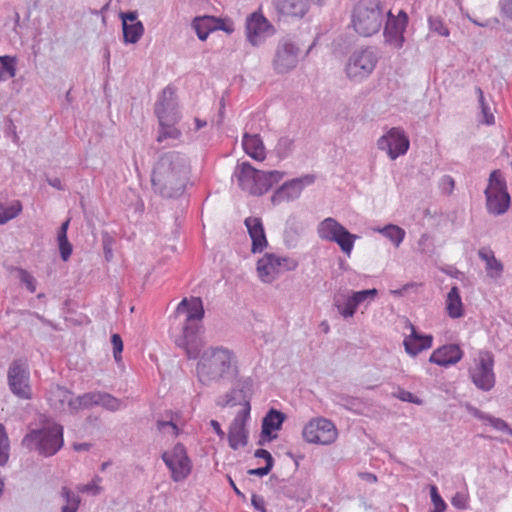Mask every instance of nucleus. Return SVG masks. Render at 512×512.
I'll return each mask as SVG.
<instances>
[{
    "label": "nucleus",
    "instance_id": "42",
    "mask_svg": "<svg viewBox=\"0 0 512 512\" xmlns=\"http://www.w3.org/2000/svg\"><path fill=\"white\" fill-rule=\"evenodd\" d=\"M476 92L478 94V100L481 107V112L483 114L484 120L483 122L487 125H491L494 123V115L490 111V107L485 102L483 91L480 87L476 88Z\"/></svg>",
    "mask_w": 512,
    "mask_h": 512
},
{
    "label": "nucleus",
    "instance_id": "53",
    "mask_svg": "<svg viewBox=\"0 0 512 512\" xmlns=\"http://www.w3.org/2000/svg\"><path fill=\"white\" fill-rule=\"evenodd\" d=\"M255 457L256 458H262L266 461V465H271L273 466V458L270 454V452H268L267 450L265 449H258L255 451Z\"/></svg>",
    "mask_w": 512,
    "mask_h": 512
},
{
    "label": "nucleus",
    "instance_id": "7",
    "mask_svg": "<svg viewBox=\"0 0 512 512\" xmlns=\"http://www.w3.org/2000/svg\"><path fill=\"white\" fill-rule=\"evenodd\" d=\"M484 193L489 213L502 215L509 209L510 195L507 191L506 181L499 170H494L490 174Z\"/></svg>",
    "mask_w": 512,
    "mask_h": 512
},
{
    "label": "nucleus",
    "instance_id": "54",
    "mask_svg": "<svg viewBox=\"0 0 512 512\" xmlns=\"http://www.w3.org/2000/svg\"><path fill=\"white\" fill-rule=\"evenodd\" d=\"M251 501L255 509L259 510L260 512H266L265 501L261 496L253 495Z\"/></svg>",
    "mask_w": 512,
    "mask_h": 512
},
{
    "label": "nucleus",
    "instance_id": "32",
    "mask_svg": "<svg viewBox=\"0 0 512 512\" xmlns=\"http://www.w3.org/2000/svg\"><path fill=\"white\" fill-rule=\"evenodd\" d=\"M478 256L485 262V269L489 278L497 280L502 276L504 266L501 261L495 257L492 250L481 248L478 251Z\"/></svg>",
    "mask_w": 512,
    "mask_h": 512
},
{
    "label": "nucleus",
    "instance_id": "4",
    "mask_svg": "<svg viewBox=\"0 0 512 512\" xmlns=\"http://www.w3.org/2000/svg\"><path fill=\"white\" fill-rule=\"evenodd\" d=\"M284 176L283 172L274 170L264 172L255 169L250 163L242 162L235 167L233 177L236 178L242 190L252 195L260 196L266 193Z\"/></svg>",
    "mask_w": 512,
    "mask_h": 512
},
{
    "label": "nucleus",
    "instance_id": "40",
    "mask_svg": "<svg viewBox=\"0 0 512 512\" xmlns=\"http://www.w3.org/2000/svg\"><path fill=\"white\" fill-rule=\"evenodd\" d=\"M9 439L5 427L0 424V465H5L9 459Z\"/></svg>",
    "mask_w": 512,
    "mask_h": 512
},
{
    "label": "nucleus",
    "instance_id": "49",
    "mask_svg": "<svg viewBox=\"0 0 512 512\" xmlns=\"http://www.w3.org/2000/svg\"><path fill=\"white\" fill-rule=\"evenodd\" d=\"M431 499L435 506L434 512H443L446 508V504L438 494L437 488L435 486H431Z\"/></svg>",
    "mask_w": 512,
    "mask_h": 512
},
{
    "label": "nucleus",
    "instance_id": "61",
    "mask_svg": "<svg viewBox=\"0 0 512 512\" xmlns=\"http://www.w3.org/2000/svg\"><path fill=\"white\" fill-rule=\"evenodd\" d=\"M47 182H48V184L50 186H52V187H54V188H56L58 190H63L64 189L61 180L59 178H57V177L56 178H52V179L48 178Z\"/></svg>",
    "mask_w": 512,
    "mask_h": 512
},
{
    "label": "nucleus",
    "instance_id": "9",
    "mask_svg": "<svg viewBox=\"0 0 512 512\" xmlns=\"http://www.w3.org/2000/svg\"><path fill=\"white\" fill-rule=\"evenodd\" d=\"M317 233L322 240L335 242L342 252L347 256L351 255L357 235L350 233L343 225L334 218L328 217L322 220L317 227Z\"/></svg>",
    "mask_w": 512,
    "mask_h": 512
},
{
    "label": "nucleus",
    "instance_id": "62",
    "mask_svg": "<svg viewBox=\"0 0 512 512\" xmlns=\"http://www.w3.org/2000/svg\"><path fill=\"white\" fill-rule=\"evenodd\" d=\"M70 220L63 222L59 228L57 237H67V230L69 227Z\"/></svg>",
    "mask_w": 512,
    "mask_h": 512
},
{
    "label": "nucleus",
    "instance_id": "27",
    "mask_svg": "<svg viewBox=\"0 0 512 512\" xmlns=\"http://www.w3.org/2000/svg\"><path fill=\"white\" fill-rule=\"evenodd\" d=\"M244 223L252 240V252H262L268 243L261 219L258 217H248Z\"/></svg>",
    "mask_w": 512,
    "mask_h": 512
},
{
    "label": "nucleus",
    "instance_id": "6",
    "mask_svg": "<svg viewBox=\"0 0 512 512\" xmlns=\"http://www.w3.org/2000/svg\"><path fill=\"white\" fill-rule=\"evenodd\" d=\"M177 346L183 348L190 359H196L203 347V326L200 322H179L172 329Z\"/></svg>",
    "mask_w": 512,
    "mask_h": 512
},
{
    "label": "nucleus",
    "instance_id": "16",
    "mask_svg": "<svg viewBox=\"0 0 512 512\" xmlns=\"http://www.w3.org/2000/svg\"><path fill=\"white\" fill-rule=\"evenodd\" d=\"M409 145L410 142L405 132L397 127L391 128L377 141L378 148L386 151L391 160H395L399 156L406 154Z\"/></svg>",
    "mask_w": 512,
    "mask_h": 512
},
{
    "label": "nucleus",
    "instance_id": "29",
    "mask_svg": "<svg viewBox=\"0 0 512 512\" xmlns=\"http://www.w3.org/2000/svg\"><path fill=\"white\" fill-rule=\"evenodd\" d=\"M285 420V415L275 409H271L264 417L262 422V439L263 441H270L277 437L276 434H272L273 431H277L281 428Z\"/></svg>",
    "mask_w": 512,
    "mask_h": 512
},
{
    "label": "nucleus",
    "instance_id": "20",
    "mask_svg": "<svg viewBox=\"0 0 512 512\" xmlns=\"http://www.w3.org/2000/svg\"><path fill=\"white\" fill-rule=\"evenodd\" d=\"M155 114L159 123L177 121L179 119L178 104L175 90L167 86L155 104Z\"/></svg>",
    "mask_w": 512,
    "mask_h": 512
},
{
    "label": "nucleus",
    "instance_id": "48",
    "mask_svg": "<svg viewBox=\"0 0 512 512\" xmlns=\"http://www.w3.org/2000/svg\"><path fill=\"white\" fill-rule=\"evenodd\" d=\"M111 343L113 346V356L116 362L121 361V353L123 351V341L119 334H112Z\"/></svg>",
    "mask_w": 512,
    "mask_h": 512
},
{
    "label": "nucleus",
    "instance_id": "26",
    "mask_svg": "<svg viewBox=\"0 0 512 512\" xmlns=\"http://www.w3.org/2000/svg\"><path fill=\"white\" fill-rule=\"evenodd\" d=\"M407 16L403 14L402 18H389L385 26L384 35L387 43L393 48H401L404 43L403 32L406 27Z\"/></svg>",
    "mask_w": 512,
    "mask_h": 512
},
{
    "label": "nucleus",
    "instance_id": "13",
    "mask_svg": "<svg viewBox=\"0 0 512 512\" xmlns=\"http://www.w3.org/2000/svg\"><path fill=\"white\" fill-rule=\"evenodd\" d=\"M8 384L18 398L29 400L32 398L30 386V373L26 363L14 361L8 371Z\"/></svg>",
    "mask_w": 512,
    "mask_h": 512
},
{
    "label": "nucleus",
    "instance_id": "17",
    "mask_svg": "<svg viewBox=\"0 0 512 512\" xmlns=\"http://www.w3.org/2000/svg\"><path fill=\"white\" fill-rule=\"evenodd\" d=\"M288 262V258L266 253L257 262V272L260 279L265 283H271L282 271L291 270L295 267V264L288 266Z\"/></svg>",
    "mask_w": 512,
    "mask_h": 512
},
{
    "label": "nucleus",
    "instance_id": "11",
    "mask_svg": "<svg viewBox=\"0 0 512 512\" xmlns=\"http://www.w3.org/2000/svg\"><path fill=\"white\" fill-rule=\"evenodd\" d=\"M494 356L491 352L481 351L474 359L469 373L475 386L483 391H490L495 385Z\"/></svg>",
    "mask_w": 512,
    "mask_h": 512
},
{
    "label": "nucleus",
    "instance_id": "28",
    "mask_svg": "<svg viewBox=\"0 0 512 512\" xmlns=\"http://www.w3.org/2000/svg\"><path fill=\"white\" fill-rule=\"evenodd\" d=\"M192 27L200 40H206L209 34L216 30L229 31L222 19L206 15L196 17L192 22Z\"/></svg>",
    "mask_w": 512,
    "mask_h": 512
},
{
    "label": "nucleus",
    "instance_id": "45",
    "mask_svg": "<svg viewBox=\"0 0 512 512\" xmlns=\"http://www.w3.org/2000/svg\"><path fill=\"white\" fill-rule=\"evenodd\" d=\"M418 251L427 256H431L434 253V245L431 242L430 236L424 233L420 236L418 241Z\"/></svg>",
    "mask_w": 512,
    "mask_h": 512
},
{
    "label": "nucleus",
    "instance_id": "39",
    "mask_svg": "<svg viewBox=\"0 0 512 512\" xmlns=\"http://www.w3.org/2000/svg\"><path fill=\"white\" fill-rule=\"evenodd\" d=\"M293 143V139L287 136L281 137L275 146L277 156L280 159L288 157L293 150Z\"/></svg>",
    "mask_w": 512,
    "mask_h": 512
},
{
    "label": "nucleus",
    "instance_id": "3",
    "mask_svg": "<svg viewBox=\"0 0 512 512\" xmlns=\"http://www.w3.org/2000/svg\"><path fill=\"white\" fill-rule=\"evenodd\" d=\"M22 446L40 456H54L64 445L63 426L47 421L41 428L32 429L22 439Z\"/></svg>",
    "mask_w": 512,
    "mask_h": 512
},
{
    "label": "nucleus",
    "instance_id": "41",
    "mask_svg": "<svg viewBox=\"0 0 512 512\" xmlns=\"http://www.w3.org/2000/svg\"><path fill=\"white\" fill-rule=\"evenodd\" d=\"M61 494L66 500V505L63 506L62 512H76L79 506L78 496H76L66 487L62 488Z\"/></svg>",
    "mask_w": 512,
    "mask_h": 512
},
{
    "label": "nucleus",
    "instance_id": "57",
    "mask_svg": "<svg viewBox=\"0 0 512 512\" xmlns=\"http://www.w3.org/2000/svg\"><path fill=\"white\" fill-rule=\"evenodd\" d=\"M210 425L213 428V430L215 431V433L219 436V438L224 439L225 433L222 430L220 423L216 420H211Z\"/></svg>",
    "mask_w": 512,
    "mask_h": 512
},
{
    "label": "nucleus",
    "instance_id": "30",
    "mask_svg": "<svg viewBox=\"0 0 512 512\" xmlns=\"http://www.w3.org/2000/svg\"><path fill=\"white\" fill-rule=\"evenodd\" d=\"M242 146L244 151L254 160L263 161L266 158V149L258 134L245 133Z\"/></svg>",
    "mask_w": 512,
    "mask_h": 512
},
{
    "label": "nucleus",
    "instance_id": "59",
    "mask_svg": "<svg viewBox=\"0 0 512 512\" xmlns=\"http://www.w3.org/2000/svg\"><path fill=\"white\" fill-rule=\"evenodd\" d=\"M470 20L477 26H480V27H489L491 26L492 24H497L499 21L497 18H494V19H488L484 22H479V20H475V19H472L470 18Z\"/></svg>",
    "mask_w": 512,
    "mask_h": 512
},
{
    "label": "nucleus",
    "instance_id": "25",
    "mask_svg": "<svg viewBox=\"0 0 512 512\" xmlns=\"http://www.w3.org/2000/svg\"><path fill=\"white\" fill-rule=\"evenodd\" d=\"M204 307L201 298L191 297L184 298L175 310V317L184 320H202L204 317Z\"/></svg>",
    "mask_w": 512,
    "mask_h": 512
},
{
    "label": "nucleus",
    "instance_id": "22",
    "mask_svg": "<svg viewBox=\"0 0 512 512\" xmlns=\"http://www.w3.org/2000/svg\"><path fill=\"white\" fill-rule=\"evenodd\" d=\"M76 402L78 403L79 407L88 408L93 405H100L103 408L110 410V411H116L120 409L122 403L119 399L113 397L112 395L108 393H102V392H90L86 393L82 396H79L76 399Z\"/></svg>",
    "mask_w": 512,
    "mask_h": 512
},
{
    "label": "nucleus",
    "instance_id": "18",
    "mask_svg": "<svg viewBox=\"0 0 512 512\" xmlns=\"http://www.w3.org/2000/svg\"><path fill=\"white\" fill-rule=\"evenodd\" d=\"M314 181V175L309 174L287 181L274 192L271 201L274 205H278L284 201H293L299 198L303 189L313 184Z\"/></svg>",
    "mask_w": 512,
    "mask_h": 512
},
{
    "label": "nucleus",
    "instance_id": "2",
    "mask_svg": "<svg viewBox=\"0 0 512 512\" xmlns=\"http://www.w3.org/2000/svg\"><path fill=\"white\" fill-rule=\"evenodd\" d=\"M197 377L200 382L207 384L218 381L237 373V358L228 348L210 347L197 357Z\"/></svg>",
    "mask_w": 512,
    "mask_h": 512
},
{
    "label": "nucleus",
    "instance_id": "24",
    "mask_svg": "<svg viewBox=\"0 0 512 512\" xmlns=\"http://www.w3.org/2000/svg\"><path fill=\"white\" fill-rule=\"evenodd\" d=\"M463 357L462 349L455 344L443 345L432 352L429 361L447 367L458 363Z\"/></svg>",
    "mask_w": 512,
    "mask_h": 512
},
{
    "label": "nucleus",
    "instance_id": "5",
    "mask_svg": "<svg viewBox=\"0 0 512 512\" xmlns=\"http://www.w3.org/2000/svg\"><path fill=\"white\" fill-rule=\"evenodd\" d=\"M383 22L378 0H360L354 8L352 23L355 31L368 37L377 33Z\"/></svg>",
    "mask_w": 512,
    "mask_h": 512
},
{
    "label": "nucleus",
    "instance_id": "60",
    "mask_svg": "<svg viewBox=\"0 0 512 512\" xmlns=\"http://www.w3.org/2000/svg\"><path fill=\"white\" fill-rule=\"evenodd\" d=\"M99 487L95 483L83 485L79 488L81 492H93L94 494L99 491Z\"/></svg>",
    "mask_w": 512,
    "mask_h": 512
},
{
    "label": "nucleus",
    "instance_id": "58",
    "mask_svg": "<svg viewBox=\"0 0 512 512\" xmlns=\"http://www.w3.org/2000/svg\"><path fill=\"white\" fill-rule=\"evenodd\" d=\"M399 398L407 402L420 403V401H418L411 392L402 391L399 395Z\"/></svg>",
    "mask_w": 512,
    "mask_h": 512
},
{
    "label": "nucleus",
    "instance_id": "21",
    "mask_svg": "<svg viewBox=\"0 0 512 512\" xmlns=\"http://www.w3.org/2000/svg\"><path fill=\"white\" fill-rule=\"evenodd\" d=\"M409 329L410 333L403 340V345L407 354L415 357L422 351L428 350L432 347V335L423 334L417 331L412 324L409 325Z\"/></svg>",
    "mask_w": 512,
    "mask_h": 512
},
{
    "label": "nucleus",
    "instance_id": "14",
    "mask_svg": "<svg viewBox=\"0 0 512 512\" xmlns=\"http://www.w3.org/2000/svg\"><path fill=\"white\" fill-rule=\"evenodd\" d=\"M162 459L170 469L172 479L176 482L185 479L191 472V462L182 444H177L171 451L163 453Z\"/></svg>",
    "mask_w": 512,
    "mask_h": 512
},
{
    "label": "nucleus",
    "instance_id": "34",
    "mask_svg": "<svg viewBox=\"0 0 512 512\" xmlns=\"http://www.w3.org/2000/svg\"><path fill=\"white\" fill-rule=\"evenodd\" d=\"M446 302V308L451 318H458L462 315V302L456 286L452 287L449 291Z\"/></svg>",
    "mask_w": 512,
    "mask_h": 512
},
{
    "label": "nucleus",
    "instance_id": "63",
    "mask_svg": "<svg viewBox=\"0 0 512 512\" xmlns=\"http://www.w3.org/2000/svg\"><path fill=\"white\" fill-rule=\"evenodd\" d=\"M91 447V444L89 443H74L73 444V449L77 452H80V451H88Z\"/></svg>",
    "mask_w": 512,
    "mask_h": 512
},
{
    "label": "nucleus",
    "instance_id": "35",
    "mask_svg": "<svg viewBox=\"0 0 512 512\" xmlns=\"http://www.w3.org/2000/svg\"><path fill=\"white\" fill-rule=\"evenodd\" d=\"M17 58L15 56H0V82L16 75Z\"/></svg>",
    "mask_w": 512,
    "mask_h": 512
},
{
    "label": "nucleus",
    "instance_id": "64",
    "mask_svg": "<svg viewBox=\"0 0 512 512\" xmlns=\"http://www.w3.org/2000/svg\"><path fill=\"white\" fill-rule=\"evenodd\" d=\"M194 122H195V129L196 130H200V129H202L203 127H205L207 125V122L205 120H202V119H199V118H195Z\"/></svg>",
    "mask_w": 512,
    "mask_h": 512
},
{
    "label": "nucleus",
    "instance_id": "51",
    "mask_svg": "<svg viewBox=\"0 0 512 512\" xmlns=\"http://www.w3.org/2000/svg\"><path fill=\"white\" fill-rule=\"evenodd\" d=\"M454 185H455V182L451 176L445 175L442 177L440 186L444 192H446L447 194L452 193V191L454 189Z\"/></svg>",
    "mask_w": 512,
    "mask_h": 512
},
{
    "label": "nucleus",
    "instance_id": "19",
    "mask_svg": "<svg viewBox=\"0 0 512 512\" xmlns=\"http://www.w3.org/2000/svg\"><path fill=\"white\" fill-rule=\"evenodd\" d=\"M250 416V406L247 403L234 417L228 431L230 448L237 450L247 445L248 431L246 423Z\"/></svg>",
    "mask_w": 512,
    "mask_h": 512
},
{
    "label": "nucleus",
    "instance_id": "10",
    "mask_svg": "<svg viewBox=\"0 0 512 512\" xmlns=\"http://www.w3.org/2000/svg\"><path fill=\"white\" fill-rule=\"evenodd\" d=\"M377 62V55L372 48L356 50L348 58L345 73L350 80L361 82L374 71Z\"/></svg>",
    "mask_w": 512,
    "mask_h": 512
},
{
    "label": "nucleus",
    "instance_id": "50",
    "mask_svg": "<svg viewBox=\"0 0 512 512\" xmlns=\"http://www.w3.org/2000/svg\"><path fill=\"white\" fill-rule=\"evenodd\" d=\"M489 421L491 426L494 427L495 429L507 432L509 435L512 436V429L507 425V423L504 420L498 418H491Z\"/></svg>",
    "mask_w": 512,
    "mask_h": 512
},
{
    "label": "nucleus",
    "instance_id": "47",
    "mask_svg": "<svg viewBox=\"0 0 512 512\" xmlns=\"http://www.w3.org/2000/svg\"><path fill=\"white\" fill-rule=\"evenodd\" d=\"M60 255L63 261H67L72 254V245L67 237H57Z\"/></svg>",
    "mask_w": 512,
    "mask_h": 512
},
{
    "label": "nucleus",
    "instance_id": "44",
    "mask_svg": "<svg viewBox=\"0 0 512 512\" xmlns=\"http://www.w3.org/2000/svg\"><path fill=\"white\" fill-rule=\"evenodd\" d=\"M157 429L158 431L171 438H175L179 434V429L175 423L172 421H157Z\"/></svg>",
    "mask_w": 512,
    "mask_h": 512
},
{
    "label": "nucleus",
    "instance_id": "36",
    "mask_svg": "<svg viewBox=\"0 0 512 512\" xmlns=\"http://www.w3.org/2000/svg\"><path fill=\"white\" fill-rule=\"evenodd\" d=\"M123 38L125 43H136L144 33V26L141 23H123Z\"/></svg>",
    "mask_w": 512,
    "mask_h": 512
},
{
    "label": "nucleus",
    "instance_id": "12",
    "mask_svg": "<svg viewBox=\"0 0 512 512\" xmlns=\"http://www.w3.org/2000/svg\"><path fill=\"white\" fill-rule=\"evenodd\" d=\"M300 48L290 38H282L278 41L272 67L277 74H285L295 69L299 62Z\"/></svg>",
    "mask_w": 512,
    "mask_h": 512
},
{
    "label": "nucleus",
    "instance_id": "46",
    "mask_svg": "<svg viewBox=\"0 0 512 512\" xmlns=\"http://www.w3.org/2000/svg\"><path fill=\"white\" fill-rule=\"evenodd\" d=\"M429 27L431 31L436 32L441 36L449 35L448 28L444 25L443 21L438 17L429 18Z\"/></svg>",
    "mask_w": 512,
    "mask_h": 512
},
{
    "label": "nucleus",
    "instance_id": "37",
    "mask_svg": "<svg viewBox=\"0 0 512 512\" xmlns=\"http://www.w3.org/2000/svg\"><path fill=\"white\" fill-rule=\"evenodd\" d=\"M22 203L19 200H14L10 206L4 208L0 202V225L16 218L22 211Z\"/></svg>",
    "mask_w": 512,
    "mask_h": 512
},
{
    "label": "nucleus",
    "instance_id": "43",
    "mask_svg": "<svg viewBox=\"0 0 512 512\" xmlns=\"http://www.w3.org/2000/svg\"><path fill=\"white\" fill-rule=\"evenodd\" d=\"M18 274V278L22 284H24L27 290L31 293L36 291V279L27 270L22 268H15Z\"/></svg>",
    "mask_w": 512,
    "mask_h": 512
},
{
    "label": "nucleus",
    "instance_id": "1",
    "mask_svg": "<svg viewBox=\"0 0 512 512\" xmlns=\"http://www.w3.org/2000/svg\"><path fill=\"white\" fill-rule=\"evenodd\" d=\"M190 164L185 154L169 151L161 154L152 171V188L164 198L183 194L189 180Z\"/></svg>",
    "mask_w": 512,
    "mask_h": 512
},
{
    "label": "nucleus",
    "instance_id": "15",
    "mask_svg": "<svg viewBox=\"0 0 512 512\" xmlns=\"http://www.w3.org/2000/svg\"><path fill=\"white\" fill-rule=\"evenodd\" d=\"M275 34L274 26L261 12H253L246 19V35L253 46H259Z\"/></svg>",
    "mask_w": 512,
    "mask_h": 512
},
{
    "label": "nucleus",
    "instance_id": "55",
    "mask_svg": "<svg viewBox=\"0 0 512 512\" xmlns=\"http://www.w3.org/2000/svg\"><path fill=\"white\" fill-rule=\"evenodd\" d=\"M272 467L273 466H271V465H265L264 467H261V468L250 469L248 471V473L250 475H256V476L262 477L264 475H267L271 471Z\"/></svg>",
    "mask_w": 512,
    "mask_h": 512
},
{
    "label": "nucleus",
    "instance_id": "31",
    "mask_svg": "<svg viewBox=\"0 0 512 512\" xmlns=\"http://www.w3.org/2000/svg\"><path fill=\"white\" fill-rule=\"evenodd\" d=\"M308 0H278L277 11L284 16L302 18L308 11Z\"/></svg>",
    "mask_w": 512,
    "mask_h": 512
},
{
    "label": "nucleus",
    "instance_id": "56",
    "mask_svg": "<svg viewBox=\"0 0 512 512\" xmlns=\"http://www.w3.org/2000/svg\"><path fill=\"white\" fill-rule=\"evenodd\" d=\"M502 12L512 19V0H503L501 2Z\"/></svg>",
    "mask_w": 512,
    "mask_h": 512
},
{
    "label": "nucleus",
    "instance_id": "23",
    "mask_svg": "<svg viewBox=\"0 0 512 512\" xmlns=\"http://www.w3.org/2000/svg\"><path fill=\"white\" fill-rule=\"evenodd\" d=\"M376 295V289L362 290L354 292L353 295L347 299H343V303L338 299L336 301V305L340 314L347 318L353 316L358 306L370 302Z\"/></svg>",
    "mask_w": 512,
    "mask_h": 512
},
{
    "label": "nucleus",
    "instance_id": "52",
    "mask_svg": "<svg viewBox=\"0 0 512 512\" xmlns=\"http://www.w3.org/2000/svg\"><path fill=\"white\" fill-rule=\"evenodd\" d=\"M137 18L138 13L136 11H129L121 14L122 24L141 23Z\"/></svg>",
    "mask_w": 512,
    "mask_h": 512
},
{
    "label": "nucleus",
    "instance_id": "38",
    "mask_svg": "<svg viewBox=\"0 0 512 512\" xmlns=\"http://www.w3.org/2000/svg\"><path fill=\"white\" fill-rule=\"evenodd\" d=\"M177 121H166V123H159L160 131L157 136V141L162 142L166 139H178L181 136L179 129L174 127Z\"/></svg>",
    "mask_w": 512,
    "mask_h": 512
},
{
    "label": "nucleus",
    "instance_id": "8",
    "mask_svg": "<svg viewBox=\"0 0 512 512\" xmlns=\"http://www.w3.org/2000/svg\"><path fill=\"white\" fill-rule=\"evenodd\" d=\"M302 438L309 444L328 446L337 440L338 429L330 419L313 417L303 426Z\"/></svg>",
    "mask_w": 512,
    "mask_h": 512
},
{
    "label": "nucleus",
    "instance_id": "33",
    "mask_svg": "<svg viewBox=\"0 0 512 512\" xmlns=\"http://www.w3.org/2000/svg\"><path fill=\"white\" fill-rule=\"evenodd\" d=\"M375 231L389 239L395 245V247L400 246L406 235V232L403 228L394 224H388L382 228H377Z\"/></svg>",
    "mask_w": 512,
    "mask_h": 512
}]
</instances>
